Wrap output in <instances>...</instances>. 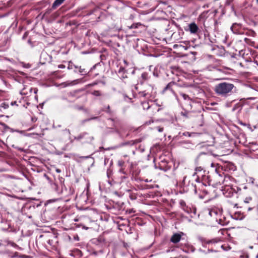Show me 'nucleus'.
Instances as JSON below:
<instances>
[{"label":"nucleus","instance_id":"nucleus-25","mask_svg":"<svg viewBox=\"0 0 258 258\" xmlns=\"http://www.w3.org/2000/svg\"><path fill=\"white\" fill-rule=\"evenodd\" d=\"M140 142V140H136V141H134L133 144H135L136 142Z\"/></svg>","mask_w":258,"mask_h":258},{"label":"nucleus","instance_id":"nucleus-40","mask_svg":"<svg viewBox=\"0 0 258 258\" xmlns=\"http://www.w3.org/2000/svg\"><path fill=\"white\" fill-rule=\"evenodd\" d=\"M212 242L211 241H209V242H208V243H210V242Z\"/></svg>","mask_w":258,"mask_h":258},{"label":"nucleus","instance_id":"nucleus-2","mask_svg":"<svg viewBox=\"0 0 258 258\" xmlns=\"http://www.w3.org/2000/svg\"><path fill=\"white\" fill-rule=\"evenodd\" d=\"M231 30L233 33L236 34H242L244 33V30L241 28V26L238 24H233L231 27Z\"/></svg>","mask_w":258,"mask_h":258},{"label":"nucleus","instance_id":"nucleus-37","mask_svg":"<svg viewBox=\"0 0 258 258\" xmlns=\"http://www.w3.org/2000/svg\"><path fill=\"white\" fill-rule=\"evenodd\" d=\"M257 4H258V0H256Z\"/></svg>","mask_w":258,"mask_h":258},{"label":"nucleus","instance_id":"nucleus-16","mask_svg":"<svg viewBox=\"0 0 258 258\" xmlns=\"http://www.w3.org/2000/svg\"><path fill=\"white\" fill-rule=\"evenodd\" d=\"M202 169L201 167H197L195 169L196 172L194 173L193 175L194 176L195 174H196L198 172H200V171H202Z\"/></svg>","mask_w":258,"mask_h":258},{"label":"nucleus","instance_id":"nucleus-22","mask_svg":"<svg viewBox=\"0 0 258 258\" xmlns=\"http://www.w3.org/2000/svg\"><path fill=\"white\" fill-rule=\"evenodd\" d=\"M84 71V69H82L81 67H79V71L80 73H83Z\"/></svg>","mask_w":258,"mask_h":258},{"label":"nucleus","instance_id":"nucleus-4","mask_svg":"<svg viewBox=\"0 0 258 258\" xmlns=\"http://www.w3.org/2000/svg\"><path fill=\"white\" fill-rule=\"evenodd\" d=\"M183 235L182 232H180L179 233H174L170 238V241L173 243H178L181 239L182 235Z\"/></svg>","mask_w":258,"mask_h":258},{"label":"nucleus","instance_id":"nucleus-20","mask_svg":"<svg viewBox=\"0 0 258 258\" xmlns=\"http://www.w3.org/2000/svg\"><path fill=\"white\" fill-rule=\"evenodd\" d=\"M157 129L159 132H162L163 131V127H162L158 126L157 127Z\"/></svg>","mask_w":258,"mask_h":258},{"label":"nucleus","instance_id":"nucleus-26","mask_svg":"<svg viewBox=\"0 0 258 258\" xmlns=\"http://www.w3.org/2000/svg\"><path fill=\"white\" fill-rule=\"evenodd\" d=\"M37 90L36 89H34V93L36 94L37 93Z\"/></svg>","mask_w":258,"mask_h":258},{"label":"nucleus","instance_id":"nucleus-30","mask_svg":"<svg viewBox=\"0 0 258 258\" xmlns=\"http://www.w3.org/2000/svg\"><path fill=\"white\" fill-rule=\"evenodd\" d=\"M56 171H57V172H60V170H59V169H57V170H56Z\"/></svg>","mask_w":258,"mask_h":258},{"label":"nucleus","instance_id":"nucleus-32","mask_svg":"<svg viewBox=\"0 0 258 258\" xmlns=\"http://www.w3.org/2000/svg\"><path fill=\"white\" fill-rule=\"evenodd\" d=\"M246 203H248L247 200H246V201H244V202H246Z\"/></svg>","mask_w":258,"mask_h":258},{"label":"nucleus","instance_id":"nucleus-14","mask_svg":"<svg viewBox=\"0 0 258 258\" xmlns=\"http://www.w3.org/2000/svg\"><path fill=\"white\" fill-rule=\"evenodd\" d=\"M124 164V162L122 160H118L117 162V164L119 167L123 166Z\"/></svg>","mask_w":258,"mask_h":258},{"label":"nucleus","instance_id":"nucleus-15","mask_svg":"<svg viewBox=\"0 0 258 258\" xmlns=\"http://www.w3.org/2000/svg\"><path fill=\"white\" fill-rule=\"evenodd\" d=\"M92 94L96 96H100V93L99 91H94L92 92Z\"/></svg>","mask_w":258,"mask_h":258},{"label":"nucleus","instance_id":"nucleus-1","mask_svg":"<svg viewBox=\"0 0 258 258\" xmlns=\"http://www.w3.org/2000/svg\"><path fill=\"white\" fill-rule=\"evenodd\" d=\"M234 88L233 84L224 82L216 85L214 90L217 95L226 98L232 94Z\"/></svg>","mask_w":258,"mask_h":258},{"label":"nucleus","instance_id":"nucleus-28","mask_svg":"<svg viewBox=\"0 0 258 258\" xmlns=\"http://www.w3.org/2000/svg\"><path fill=\"white\" fill-rule=\"evenodd\" d=\"M132 28H134V27L136 28V27H137V26H134V25H133L132 26Z\"/></svg>","mask_w":258,"mask_h":258},{"label":"nucleus","instance_id":"nucleus-13","mask_svg":"<svg viewBox=\"0 0 258 258\" xmlns=\"http://www.w3.org/2000/svg\"><path fill=\"white\" fill-rule=\"evenodd\" d=\"M180 95L182 97L184 100H187L189 99V97L188 95L183 93H180Z\"/></svg>","mask_w":258,"mask_h":258},{"label":"nucleus","instance_id":"nucleus-11","mask_svg":"<svg viewBox=\"0 0 258 258\" xmlns=\"http://www.w3.org/2000/svg\"><path fill=\"white\" fill-rule=\"evenodd\" d=\"M77 81V80H74V81L70 82H64V83H62V85L64 87H67L69 85H74Z\"/></svg>","mask_w":258,"mask_h":258},{"label":"nucleus","instance_id":"nucleus-39","mask_svg":"<svg viewBox=\"0 0 258 258\" xmlns=\"http://www.w3.org/2000/svg\"><path fill=\"white\" fill-rule=\"evenodd\" d=\"M30 90L31 91L32 90V88H31Z\"/></svg>","mask_w":258,"mask_h":258},{"label":"nucleus","instance_id":"nucleus-29","mask_svg":"<svg viewBox=\"0 0 258 258\" xmlns=\"http://www.w3.org/2000/svg\"><path fill=\"white\" fill-rule=\"evenodd\" d=\"M83 228H84V229H88V227H86L84 226V227H83Z\"/></svg>","mask_w":258,"mask_h":258},{"label":"nucleus","instance_id":"nucleus-3","mask_svg":"<svg viewBox=\"0 0 258 258\" xmlns=\"http://www.w3.org/2000/svg\"><path fill=\"white\" fill-rule=\"evenodd\" d=\"M76 139L78 140L85 139V142L86 143H90L94 139L93 137L90 136L88 133H84L80 135L79 136L76 138Z\"/></svg>","mask_w":258,"mask_h":258},{"label":"nucleus","instance_id":"nucleus-24","mask_svg":"<svg viewBox=\"0 0 258 258\" xmlns=\"http://www.w3.org/2000/svg\"><path fill=\"white\" fill-rule=\"evenodd\" d=\"M58 67L59 68H64V66H63L62 64H61V65H59Z\"/></svg>","mask_w":258,"mask_h":258},{"label":"nucleus","instance_id":"nucleus-9","mask_svg":"<svg viewBox=\"0 0 258 258\" xmlns=\"http://www.w3.org/2000/svg\"><path fill=\"white\" fill-rule=\"evenodd\" d=\"M202 194H200L199 195V197L201 199H203L206 198V197L208 195L209 192H208V191L206 189H202Z\"/></svg>","mask_w":258,"mask_h":258},{"label":"nucleus","instance_id":"nucleus-35","mask_svg":"<svg viewBox=\"0 0 258 258\" xmlns=\"http://www.w3.org/2000/svg\"><path fill=\"white\" fill-rule=\"evenodd\" d=\"M251 210V208H249L248 209V210H249V211H250V210Z\"/></svg>","mask_w":258,"mask_h":258},{"label":"nucleus","instance_id":"nucleus-36","mask_svg":"<svg viewBox=\"0 0 258 258\" xmlns=\"http://www.w3.org/2000/svg\"><path fill=\"white\" fill-rule=\"evenodd\" d=\"M75 68H79H79L78 67H77V66H75Z\"/></svg>","mask_w":258,"mask_h":258},{"label":"nucleus","instance_id":"nucleus-5","mask_svg":"<svg viewBox=\"0 0 258 258\" xmlns=\"http://www.w3.org/2000/svg\"><path fill=\"white\" fill-rule=\"evenodd\" d=\"M188 29L191 34H197L199 30L198 26L195 23L189 24Z\"/></svg>","mask_w":258,"mask_h":258},{"label":"nucleus","instance_id":"nucleus-41","mask_svg":"<svg viewBox=\"0 0 258 258\" xmlns=\"http://www.w3.org/2000/svg\"><path fill=\"white\" fill-rule=\"evenodd\" d=\"M1 245V244L0 243V245Z\"/></svg>","mask_w":258,"mask_h":258},{"label":"nucleus","instance_id":"nucleus-31","mask_svg":"<svg viewBox=\"0 0 258 258\" xmlns=\"http://www.w3.org/2000/svg\"><path fill=\"white\" fill-rule=\"evenodd\" d=\"M210 184H211L210 181H209V185H210Z\"/></svg>","mask_w":258,"mask_h":258},{"label":"nucleus","instance_id":"nucleus-38","mask_svg":"<svg viewBox=\"0 0 258 258\" xmlns=\"http://www.w3.org/2000/svg\"><path fill=\"white\" fill-rule=\"evenodd\" d=\"M208 178V177H204V179H205V178Z\"/></svg>","mask_w":258,"mask_h":258},{"label":"nucleus","instance_id":"nucleus-23","mask_svg":"<svg viewBox=\"0 0 258 258\" xmlns=\"http://www.w3.org/2000/svg\"><path fill=\"white\" fill-rule=\"evenodd\" d=\"M11 105H12V106H13V105H18L17 104V102H16V101H12V102H11Z\"/></svg>","mask_w":258,"mask_h":258},{"label":"nucleus","instance_id":"nucleus-18","mask_svg":"<svg viewBox=\"0 0 258 258\" xmlns=\"http://www.w3.org/2000/svg\"><path fill=\"white\" fill-rule=\"evenodd\" d=\"M2 106L4 107L5 109H7L9 107V105L6 104V103H3L2 104Z\"/></svg>","mask_w":258,"mask_h":258},{"label":"nucleus","instance_id":"nucleus-21","mask_svg":"<svg viewBox=\"0 0 258 258\" xmlns=\"http://www.w3.org/2000/svg\"><path fill=\"white\" fill-rule=\"evenodd\" d=\"M125 71L124 68H120L119 70V71H118V73H123Z\"/></svg>","mask_w":258,"mask_h":258},{"label":"nucleus","instance_id":"nucleus-10","mask_svg":"<svg viewBox=\"0 0 258 258\" xmlns=\"http://www.w3.org/2000/svg\"><path fill=\"white\" fill-rule=\"evenodd\" d=\"M218 214V212L217 210L215 209H210L209 210V215L211 217L215 216L217 215Z\"/></svg>","mask_w":258,"mask_h":258},{"label":"nucleus","instance_id":"nucleus-17","mask_svg":"<svg viewBox=\"0 0 258 258\" xmlns=\"http://www.w3.org/2000/svg\"><path fill=\"white\" fill-rule=\"evenodd\" d=\"M142 78L144 79V80H146L147 79V73H143L142 74Z\"/></svg>","mask_w":258,"mask_h":258},{"label":"nucleus","instance_id":"nucleus-12","mask_svg":"<svg viewBox=\"0 0 258 258\" xmlns=\"http://www.w3.org/2000/svg\"><path fill=\"white\" fill-rule=\"evenodd\" d=\"M142 106H143V108L144 110H147L150 107V105L149 104V103L148 102H144L142 103Z\"/></svg>","mask_w":258,"mask_h":258},{"label":"nucleus","instance_id":"nucleus-27","mask_svg":"<svg viewBox=\"0 0 258 258\" xmlns=\"http://www.w3.org/2000/svg\"><path fill=\"white\" fill-rule=\"evenodd\" d=\"M120 172H121L122 173H124L123 171V169H120Z\"/></svg>","mask_w":258,"mask_h":258},{"label":"nucleus","instance_id":"nucleus-8","mask_svg":"<svg viewBox=\"0 0 258 258\" xmlns=\"http://www.w3.org/2000/svg\"><path fill=\"white\" fill-rule=\"evenodd\" d=\"M65 0H55L52 4V8L55 9L57 7L60 5Z\"/></svg>","mask_w":258,"mask_h":258},{"label":"nucleus","instance_id":"nucleus-6","mask_svg":"<svg viewBox=\"0 0 258 258\" xmlns=\"http://www.w3.org/2000/svg\"><path fill=\"white\" fill-rule=\"evenodd\" d=\"M232 217L233 219L236 220H242L244 218V216L242 213L236 212L232 216Z\"/></svg>","mask_w":258,"mask_h":258},{"label":"nucleus","instance_id":"nucleus-19","mask_svg":"<svg viewBox=\"0 0 258 258\" xmlns=\"http://www.w3.org/2000/svg\"><path fill=\"white\" fill-rule=\"evenodd\" d=\"M140 94H141L142 96H143V97H146L147 96V95L148 94L147 93H146V91H143L142 92H140Z\"/></svg>","mask_w":258,"mask_h":258},{"label":"nucleus","instance_id":"nucleus-7","mask_svg":"<svg viewBox=\"0 0 258 258\" xmlns=\"http://www.w3.org/2000/svg\"><path fill=\"white\" fill-rule=\"evenodd\" d=\"M174 85V83L173 82H170L168 83V85L166 86V87H165L164 89H163V92L164 93L167 90H169L171 92H173L172 87Z\"/></svg>","mask_w":258,"mask_h":258},{"label":"nucleus","instance_id":"nucleus-33","mask_svg":"<svg viewBox=\"0 0 258 258\" xmlns=\"http://www.w3.org/2000/svg\"><path fill=\"white\" fill-rule=\"evenodd\" d=\"M246 203H248L247 200H246V201H244V202H246Z\"/></svg>","mask_w":258,"mask_h":258},{"label":"nucleus","instance_id":"nucleus-34","mask_svg":"<svg viewBox=\"0 0 258 258\" xmlns=\"http://www.w3.org/2000/svg\"><path fill=\"white\" fill-rule=\"evenodd\" d=\"M246 203H248L247 200H246V201H244V202H246Z\"/></svg>","mask_w":258,"mask_h":258}]
</instances>
